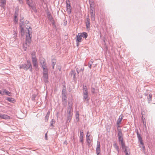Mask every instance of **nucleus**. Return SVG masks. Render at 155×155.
<instances>
[{
    "label": "nucleus",
    "mask_w": 155,
    "mask_h": 155,
    "mask_svg": "<svg viewBox=\"0 0 155 155\" xmlns=\"http://www.w3.org/2000/svg\"><path fill=\"white\" fill-rule=\"evenodd\" d=\"M117 131L119 141V142L120 143L122 149H124L125 147V143L123 141V139L121 130L120 129L117 128Z\"/></svg>",
    "instance_id": "1"
},
{
    "label": "nucleus",
    "mask_w": 155,
    "mask_h": 155,
    "mask_svg": "<svg viewBox=\"0 0 155 155\" xmlns=\"http://www.w3.org/2000/svg\"><path fill=\"white\" fill-rule=\"evenodd\" d=\"M31 29L29 27V29H28V35H26V44H30L31 41V37L30 36L31 34L32 33L31 31Z\"/></svg>",
    "instance_id": "2"
},
{
    "label": "nucleus",
    "mask_w": 155,
    "mask_h": 155,
    "mask_svg": "<svg viewBox=\"0 0 155 155\" xmlns=\"http://www.w3.org/2000/svg\"><path fill=\"white\" fill-rule=\"evenodd\" d=\"M82 35L81 34L78 33L76 36V42L77 43V46H78L79 45V42H81L82 39Z\"/></svg>",
    "instance_id": "3"
},
{
    "label": "nucleus",
    "mask_w": 155,
    "mask_h": 155,
    "mask_svg": "<svg viewBox=\"0 0 155 155\" xmlns=\"http://www.w3.org/2000/svg\"><path fill=\"white\" fill-rule=\"evenodd\" d=\"M137 137L139 141L140 142V144L142 146L143 148L144 149L145 148V147L144 146L143 143V140L141 137L140 135V134H139L138 131H137Z\"/></svg>",
    "instance_id": "4"
},
{
    "label": "nucleus",
    "mask_w": 155,
    "mask_h": 155,
    "mask_svg": "<svg viewBox=\"0 0 155 155\" xmlns=\"http://www.w3.org/2000/svg\"><path fill=\"white\" fill-rule=\"evenodd\" d=\"M83 92L84 97H88V91L86 86H83Z\"/></svg>",
    "instance_id": "5"
},
{
    "label": "nucleus",
    "mask_w": 155,
    "mask_h": 155,
    "mask_svg": "<svg viewBox=\"0 0 155 155\" xmlns=\"http://www.w3.org/2000/svg\"><path fill=\"white\" fill-rule=\"evenodd\" d=\"M85 24L86 28L87 29H90V19L88 15L87 16L86 19Z\"/></svg>",
    "instance_id": "6"
},
{
    "label": "nucleus",
    "mask_w": 155,
    "mask_h": 155,
    "mask_svg": "<svg viewBox=\"0 0 155 155\" xmlns=\"http://www.w3.org/2000/svg\"><path fill=\"white\" fill-rule=\"evenodd\" d=\"M32 62L33 66L35 67V69H38V64L37 59L36 58H34L32 59Z\"/></svg>",
    "instance_id": "7"
},
{
    "label": "nucleus",
    "mask_w": 155,
    "mask_h": 155,
    "mask_svg": "<svg viewBox=\"0 0 155 155\" xmlns=\"http://www.w3.org/2000/svg\"><path fill=\"white\" fill-rule=\"evenodd\" d=\"M19 68L21 69H23L25 70V71H27L28 69H30V67L27 65L26 64H22L19 65Z\"/></svg>",
    "instance_id": "8"
},
{
    "label": "nucleus",
    "mask_w": 155,
    "mask_h": 155,
    "mask_svg": "<svg viewBox=\"0 0 155 155\" xmlns=\"http://www.w3.org/2000/svg\"><path fill=\"white\" fill-rule=\"evenodd\" d=\"M0 118L5 120L10 119V117L7 114H0Z\"/></svg>",
    "instance_id": "9"
},
{
    "label": "nucleus",
    "mask_w": 155,
    "mask_h": 155,
    "mask_svg": "<svg viewBox=\"0 0 155 155\" xmlns=\"http://www.w3.org/2000/svg\"><path fill=\"white\" fill-rule=\"evenodd\" d=\"M12 93L6 89L4 90L2 93V95H6L9 96H12Z\"/></svg>",
    "instance_id": "10"
},
{
    "label": "nucleus",
    "mask_w": 155,
    "mask_h": 155,
    "mask_svg": "<svg viewBox=\"0 0 155 155\" xmlns=\"http://www.w3.org/2000/svg\"><path fill=\"white\" fill-rule=\"evenodd\" d=\"M66 8L69 14L71 13V7L70 5V3H68L66 4Z\"/></svg>",
    "instance_id": "11"
},
{
    "label": "nucleus",
    "mask_w": 155,
    "mask_h": 155,
    "mask_svg": "<svg viewBox=\"0 0 155 155\" xmlns=\"http://www.w3.org/2000/svg\"><path fill=\"white\" fill-rule=\"evenodd\" d=\"M68 114L67 115V122L68 123H69L70 122L72 118V114L71 113L68 112Z\"/></svg>",
    "instance_id": "12"
},
{
    "label": "nucleus",
    "mask_w": 155,
    "mask_h": 155,
    "mask_svg": "<svg viewBox=\"0 0 155 155\" xmlns=\"http://www.w3.org/2000/svg\"><path fill=\"white\" fill-rule=\"evenodd\" d=\"M62 94L63 97H66V88L65 86H64L62 90Z\"/></svg>",
    "instance_id": "13"
},
{
    "label": "nucleus",
    "mask_w": 155,
    "mask_h": 155,
    "mask_svg": "<svg viewBox=\"0 0 155 155\" xmlns=\"http://www.w3.org/2000/svg\"><path fill=\"white\" fill-rule=\"evenodd\" d=\"M91 91L93 94H95L98 91V89L97 88H94L91 87Z\"/></svg>",
    "instance_id": "14"
},
{
    "label": "nucleus",
    "mask_w": 155,
    "mask_h": 155,
    "mask_svg": "<svg viewBox=\"0 0 155 155\" xmlns=\"http://www.w3.org/2000/svg\"><path fill=\"white\" fill-rule=\"evenodd\" d=\"M123 116L122 114L121 115L119 116L118 119L117 121V125H119L120 124L121 122L123 119Z\"/></svg>",
    "instance_id": "15"
},
{
    "label": "nucleus",
    "mask_w": 155,
    "mask_h": 155,
    "mask_svg": "<svg viewBox=\"0 0 155 155\" xmlns=\"http://www.w3.org/2000/svg\"><path fill=\"white\" fill-rule=\"evenodd\" d=\"M43 80L45 83L48 82V74H43Z\"/></svg>",
    "instance_id": "16"
},
{
    "label": "nucleus",
    "mask_w": 155,
    "mask_h": 155,
    "mask_svg": "<svg viewBox=\"0 0 155 155\" xmlns=\"http://www.w3.org/2000/svg\"><path fill=\"white\" fill-rule=\"evenodd\" d=\"M72 103L69 102L68 106V112L71 113L72 110Z\"/></svg>",
    "instance_id": "17"
},
{
    "label": "nucleus",
    "mask_w": 155,
    "mask_h": 155,
    "mask_svg": "<svg viewBox=\"0 0 155 155\" xmlns=\"http://www.w3.org/2000/svg\"><path fill=\"white\" fill-rule=\"evenodd\" d=\"M26 64L29 67H30L29 71L31 72L32 71V68L31 62L29 60H28L27 61Z\"/></svg>",
    "instance_id": "18"
},
{
    "label": "nucleus",
    "mask_w": 155,
    "mask_h": 155,
    "mask_svg": "<svg viewBox=\"0 0 155 155\" xmlns=\"http://www.w3.org/2000/svg\"><path fill=\"white\" fill-rule=\"evenodd\" d=\"M70 75H71V77L73 76L74 79L75 78H76V72L74 70L71 71L70 73Z\"/></svg>",
    "instance_id": "19"
},
{
    "label": "nucleus",
    "mask_w": 155,
    "mask_h": 155,
    "mask_svg": "<svg viewBox=\"0 0 155 155\" xmlns=\"http://www.w3.org/2000/svg\"><path fill=\"white\" fill-rule=\"evenodd\" d=\"M21 23L20 25V27H24L25 26V23H24V20L23 18H21L20 20Z\"/></svg>",
    "instance_id": "20"
},
{
    "label": "nucleus",
    "mask_w": 155,
    "mask_h": 155,
    "mask_svg": "<svg viewBox=\"0 0 155 155\" xmlns=\"http://www.w3.org/2000/svg\"><path fill=\"white\" fill-rule=\"evenodd\" d=\"M56 62V59L55 58H53L51 60V62H52V68L54 69V66Z\"/></svg>",
    "instance_id": "21"
},
{
    "label": "nucleus",
    "mask_w": 155,
    "mask_h": 155,
    "mask_svg": "<svg viewBox=\"0 0 155 155\" xmlns=\"http://www.w3.org/2000/svg\"><path fill=\"white\" fill-rule=\"evenodd\" d=\"M6 99L11 102L13 103L15 102V100L13 97H7Z\"/></svg>",
    "instance_id": "22"
},
{
    "label": "nucleus",
    "mask_w": 155,
    "mask_h": 155,
    "mask_svg": "<svg viewBox=\"0 0 155 155\" xmlns=\"http://www.w3.org/2000/svg\"><path fill=\"white\" fill-rule=\"evenodd\" d=\"M50 112L49 111H48L47 113V114H46V115L45 117V121H48L49 117L50 115Z\"/></svg>",
    "instance_id": "23"
},
{
    "label": "nucleus",
    "mask_w": 155,
    "mask_h": 155,
    "mask_svg": "<svg viewBox=\"0 0 155 155\" xmlns=\"http://www.w3.org/2000/svg\"><path fill=\"white\" fill-rule=\"evenodd\" d=\"M79 114L78 111H76L75 114L76 119L77 121H79Z\"/></svg>",
    "instance_id": "24"
},
{
    "label": "nucleus",
    "mask_w": 155,
    "mask_h": 155,
    "mask_svg": "<svg viewBox=\"0 0 155 155\" xmlns=\"http://www.w3.org/2000/svg\"><path fill=\"white\" fill-rule=\"evenodd\" d=\"M31 56L32 59L34 58H36V54L35 51H33L31 53Z\"/></svg>",
    "instance_id": "25"
},
{
    "label": "nucleus",
    "mask_w": 155,
    "mask_h": 155,
    "mask_svg": "<svg viewBox=\"0 0 155 155\" xmlns=\"http://www.w3.org/2000/svg\"><path fill=\"white\" fill-rule=\"evenodd\" d=\"M81 35H82V37H83V38H86L87 37V34L85 32H83L81 34Z\"/></svg>",
    "instance_id": "26"
},
{
    "label": "nucleus",
    "mask_w": 155,
    "mask_h": 155,
    "mask_svg": "<svg viewBox=\"0 0 155 155\" xmlns=\"http://www.w3.org/2000/svg\"><path fill=\"white\" fill-rule=\"evenodd\" d=\"M114 147L116 149V150L119 152V148L116 143H114L113 144Z\"/></svg>",
    "instance_id": "27"
},
{
    "label": "nucleus",
    "mask_w": 155,
    "mask_h": 155,
    "mask_svg": "<svg viewBox=\"0 0 155 155\" xmlns=\"http://www.w3.org/2000/svg\"><path fill=\"white\" fill-rule=\"evenodd\" d=\"M43 74H48L47 68H43Z\"/></svg>",
    "instance_id": "28"
},
{
    "label": "nucleus",
    "mask_w": 155,
    "mask_h": 155,
    "mask_svg": "<svg viewBox=\"0 0 155 155\" xmlns=\"http://www.w3.org/2000/svg\"><path fill=\"white\" fill-rule=\"evenodd\" d=\"M27 3L29 6H31V4L32 3V0H27Z\"/></svg>",
    "instance_id": "29"
},
{
    "label": "nucleus",
    "mask_w": 155,
    "mask_h": 155,
    "mask_svg": "<svg viewBox=\"0 0 155 155\" xmlns=\"http://www.w3.org/2000/svg\"><path fill=\"white\" fill-rule=\"evenodd\" d=\"M55 120L52 119L50 122V126H52V127H53V124L54 123Z\"/></svg>",
    "instance_id": "30"
},
{
    "label": "nucleus",
    "mask_w": 155,
    "mask_h": 155,
    "mask_svg": "<svg viewBox=\"0 0 155 155\" xmlns=\"http://www.w3.org/2000/svg\"><path fill=\"white\" fill-rule=\"evenodd\" d=\"M84 133L83 130H81L80 131V135L79 138H83Z\"/></svg>",
    "instance_id": "31"
},
{
    "label": "nucleus",
    "mask_w": 155,
    "mask_h": 155,
    "mask_svg": "<svg viewBox=\"0 0 155 155\" xmlns=\"http://www.w3.org/2000/svg\"><path fill=\"white\" fill-rule=\"evenodd\" d=\"M91 20L94 21L95 20V15H91Z\"/></svg>",
    "instance_id": "32"
},
{
    "label": "nucleus",
    "mask_w": 155,
    "mask_h": 155,
    "mask_svg": "<svg viewBox=\"0 0 155 155\" xmlns=\"http://www.w3.org/2000/svg\"><path fill=\"white\" fill-rule=\"evenodd\" d=\"M14 21L15 23H17L18 21V18L16 16H14Z\"/></svg>",
    "instance_id": "33"
},
{
    "label": "nucleus",
    "mask_w": 155,
    "mask_h": 155,
    "mask_svg": "<svg viewBox=\"0 0 155 155\" xmlns=\"http://www.w3.org/2000/svg\"><path fill=\"white\" fill-rule=\"evenodd\" d=\"M45 62V59L43 58L40 60V63L41 64H42L43 63Z\"/></svg>",
    "instance_id": "34"
},
{
    "label": "nucleus",
    "mask_w": 155,
    "mask_h": 155,
    "mask_svg": "<svg viewBox=\"0 0 155 155\" xmlns=\"http://www.w3.org/2000/svg\"><path fill=\"white\" fill-rule=\"evenodd\" d=\"M62 100L63 102H64L65 103H67V100L65 97H64V98L63 97Z\"/></svg>",
    "instance_id": "35"
},
{
    "label": "nucleus",
    "mask_w": 155,
    "mask_h": 155,
    "mask_svg": "<svg viewBox=\"0 0 155 155\" xmlns=\"http://www.w3.org/2000/svg\"><path fill=\"white\" fill-rule=\"evenodd\" d=\"M92 63L93 62L92 61L91 62V63L89 62L88 63V67L91 69V65H92Z\"/></svg>",
    "instance_id": "36"
},
{
    "label": "nucleus",
    "mask_w": 155,
    "mask_h": 155,
    "mask_svg": "<svg viewBox=\"0 0 155 155\" xmlns=\"http://www.w3.org/2000/svg\"><path fill=\"white\" fill-rule=\"evenodd\" d=\"M86 141L88 144H90V143H91V141H90V139L89 137L86 138Z\"/></svg>",
    "instance_id": "37"
},
{
    "label": "nucleus",
    "mask_w": 155,
    "mask_h": 155,
    "mask_svg": "<svg viewBox=\"0 0 155 155\" xmlns=\"http://www.w3.org/2000/svg\"><path fill=\"white\" fill-rule=\"evenodd\" d=\"M0 3L5 4H6V0H1Z\"/></svg>",
    "instance_id": "38"
},
{
    "label": "nucleus",
    "mask_w": 155,
    "mask_h": 155,
    "mask_svg": "<svg viewBox=\"0 0 155 155\" xmlns=\"http://www.w3.org/2000/svg\"><path fill=\"white\" fill-rule=\"evenodd\" d=\"M80 142H81L82 144L83 143V138H80Z\"/></svg>",
    "instance_id": "39"
},
{
    "label": "nucleus",
    "mask_w": 155,
    "mask_h": 155,
    "mask_svg": "<svg viewBox=\"0 0 155 155\" xmlns=\"http://www.w3.org/2000/svg\"><path fill=\"white\" fill-rule=\"evenodd\" d=\"M24 27H20V31L21 33H22V32L24 33Z\"/></svg>",
    "instance_id": "40"
},
{
    "label": "nucleus",
    "mask_w": 155,
    "mask_h": 155,
    "mask_svg": "<svg viewBox=\"0 0 155 155\" xmlns=\"http://www.w3.org/2000/svg\"><path fill=\"white\" fill-rule=\"evenodd\" d=\"M152 97H147V100L148 101V103H149L151 101Z\"/></svg>",
    "instance_id": "41"
},
{
    "label": "nucleus",
    "mask_w": 155,
    "mask_h": 155,
    "mask_svg": "<svg viewBox=\"0 0 155 155\" xmlns=\"http://www.w3.org/2000/svg\"><path fill=\"white\" fill-rule=\"evenodd\" d=\"M41 68H47V67L46 66V64H45L44 65H42V66H41Z\"/></svg>",
    "instance_id": "42"
},
{
    "label": "nucleus",
    "mask_w": 155,
    "mask_h": 155,
    "mask_svg": "<svg viewBox=\"0 0 155 155\" xmlns=\"http://www.w3.org/2000/svg\"><path fill=\"white\" fill-rule=\"evenodd\" d=\"M1 6L3 8L5 9V4H2V3H1Z\"/></svg>",
    "instance_id": "43"
},
{
    "label": "nucleus",
    "mask_w": 155,
    "mask_h": 155,
    "mask_svg": "<svg viewBox=\"0 0 155 155\" xmlns=\"http://www.w3.org/2000/svg\"><path fill=\"white\" fill-rule=\"evenodd\" d=\"M76 70L78 74H79V72L80 71V70H79V69L78 68H77L76 69Z\"/></svg>",
    "instance_id": "44"
},
{
    "label": "nucleus",
    "mask_w": 155,
    "mask_h": 155,
    "mask_svg": "<svg viewBox=\"0 0 155 155\" xmlns=\"http://www.w3.org/2000/svg\"><path fill=\"white\" fill-rule=\"evenodd\" d=\"M18 1L19 2L20 4H22L23 3V1L22 0H18Z\"/></svg>",
    "instance_id": "45"
},
{
    "label": "nucleus",
    "mask_w": 155,
    "mask_h": 155,
    "mask_svg": "<svg viewBox=\"0 0 155 155\" xmlns=\"http://www.w3.org/2000/svg\"><path fill=\"white\" fill-rule=\"evenodd\" d=\"M84 67H83L82 68H81V69H80V71H81L82 72L84 71Z\"/></svg>",
    "instance_id": "46"
},
{
    "label": "nucleus",
    "mask_w": 155,
    "mask_h": 155,
    "mask_svg": "<svg viewBox=\"0 0 155 155\" xmlns=\"http://www.w3.org/2000/svg\"><path fill=\"white\" fill-rule=\"evenodd\" d=\"M45 139L47 140V133H46L45 134Z\"/></svg>",
    "instance_id": "47"
},
{
    "label": "nucleus",
    "mask_w": 155,
    "mask_h": 155,
    "mask_svg": "<svg viewBox=\"0 0 155 155\" xmlns=\"http://www.w3.org/2000/svg\"><path fill=\"white\" fill-rule=\"evenodd\" d=\"M94 11V8H93V9L91 8L90 10V12H93Z\"/></svg>",
    "instance_id": "48"
},
{
    "label": "nucleus",
    "mask_w": 155,
    "mask_h": 155,
    "mask_svg": "<svg viewBox=\"0 0 155 155\" xmlns=\"http://www.w3.org/2000/svg\"><path fill=\"white\" fill-rule=\"evenodd\" d=\"M143 123L144 125L146 127V122H145L143 120Z\"/></svg>",
    "instance_id": "49"
},
{
    "label": "nucleus",
    "mask_w": 155,
    "mask_h": 155,
    "mask_svg": "<svg viewBox=\"0 0 155 155\" xmlns=\"http://www.w3.org/2000/svg\"><path fill=\"white\" fill-rule=\"evenodd\" d=\"M126 146H125V147L124 149H123V150H124V152H127V149L126 148Z\"/></svg>",
    "instance_id": "50"
},
{
    "label": "nucleus",
    "mask_w": 155,
    "mask_h": 155,
    "mask_svg": "<svg viewBox=\"0 0 155 155\" xmlns=\"http://www.w3.org/2000/svg\"><path fill=\"white\" fill-rule=\"evenodd\" d=\"M88 98V97H84L83 100H84V101H85V100H87H87H88V99H87V98Z\"/></svg>",
    "instance_id": "51"
},
{
    "label": "nucleus",
    "mask_w": 155,
    "mask_h": 155,
    "mask_svg": "<svg viewBox=\"0 0 155 155\" xmlns=\"http://www.w3.org/2000/svg\"><path fill=\"white\" fill-rule=\"evenodd\" d=\"M69 2L70 3V0H66V3L67 4Z\"/></svg>",
    "instance_id": "52"
},
{
    "label": "nucleus",
    "mask_w": 155,
    "mask_h": 155,
    "mask_svg": "<svg viewBox=\"0 0 155 155\" xmlns=\"http://www.w3.org/2000/svg\"><path fill=\"white\" fill-rule=\"evenodd\" d=\"M88 132L87 133V135H86V138H89L90 135H88Z\"/></svg>",
    "instance_id": "53"
},
{
    "label": "nucleus",
    "mask_w": 155,
    "mask_h": 155,
    "mask_svg": "<svg viewBox=\"0 0 155 155\" xmlns=\"http://www.w3.org/2000/svg\"><path fill=\"white\" fill-rule=\"evenodd\" d=\"M64 144H65L66 145H67V141H64Z\"/></svg>",
    "instance_id": "54"
},
{
    "label": "nucleus",
    "mask_w": 155,
    "mask_h": 155,
    "mask_svg": "<svg viewBox=\"0 0 155 155\" xmlns=\"http://www.w3.org/2000/svg\"><path fill=\"white\" fill-rule=\"evenodd\" d=\"M46 64V63H45V62H44V63H42V64H41V66L42 65H44V64Z\"/></svg>",
    "instance_id": "55"
},
{
    "label": "nucleus",
    "mask_w": 155,
    "mask_h": 155,
    "mask_svg": "<svg viewBox=\"0 0 155 155\" xmlns=\"http://www.w3.org/2000/svg\"><path fill=\"white\" fill-rule=\"evenodd\" d=\"M91 14V15H95V13H93V12H90Z\"/></svg>",
    "instance_id": "56"
},
{
    "label": "nucleus",
    "mask_w": 155,
    "mask_h": 155,
    "mask_svg": "<svg viewBox=\"0 0 155 155\" xmlns=\"http://www.w3.org/2000/svg\"><path fill=\"white\" fill-rule=\"evenodd\" d=\"M90 4L91 5V3H92L93 1L92 0H89Z\"/></svg>",
    "instance_id": "57"
},
{
    "label": "nucleus",
    "mask_w": 155,
    "mask_h": 155,
    "mask_svg": "<svg viewBox=\"0 0 155 155\" xmlns=\"http://www.w3.org/2000/svg\"><path fill=\"white\" fill-rule=\"evenodd\" d=\"M3 92V91H1L0 90V94L2 95V93Z\"/></svg>",
    "instance_id": "58"
},
{
    "label": "nucleus",
    "mask_w": 155,
    "mask_h": 155,
    "mask_svg": "<svg viewBox=\"0 0 155 155\" xmlns=\"http://www.w3.org/2000/svg\"><path fill=\"white\" fill-rule=\"evenodd\" d=\"M14 15H15V16H16V17L17 16V14H16V13H15Z\"/></svg>",
    "instance_id": "59"
},
{
    "label": "nucleus",
    "mask_w": 155,
    "mask_h": 155,
    "mask_svg": "<svg viewBox=\"0 0 155 155\" xmlns=\"http://www.w3.org/2000/svg\"><path fill=\"white\" fill-rule=\"evenodd\" d=\"M126 155H129V154H128V152H126Z\"/></svg>",
    "instance_id": "60"
},
{
    "label": "nucleus",
    "mask_w": 155,
    "mask_h": 155,
    "mask_svg": "<svg viewBox=\"0 0 155 155\" xmlns=\"http://www.w3.org/2000/svg\"><path fill=\"white\" fill-rule=\"evenodd\" d=\"M149 97H152V96H150V94H149Z\"/></svg>",
    "instance_id": "61"
},
{
    "label": "nucleus",
    "mask_w": 155,
    "mask_h": 155,
    "mask_svg": "<svg viewBox=\"0 0 155 155\" xmlns=\"http://www.w3.org/2000/svg\"><path fill=\"white\" fill-rule=\"evenodd\" d=\"M120 127V126L119 125H118V126H117V127H118H118Z\"/></svg>",
    "instance_id": "62"
}]
</instances>
